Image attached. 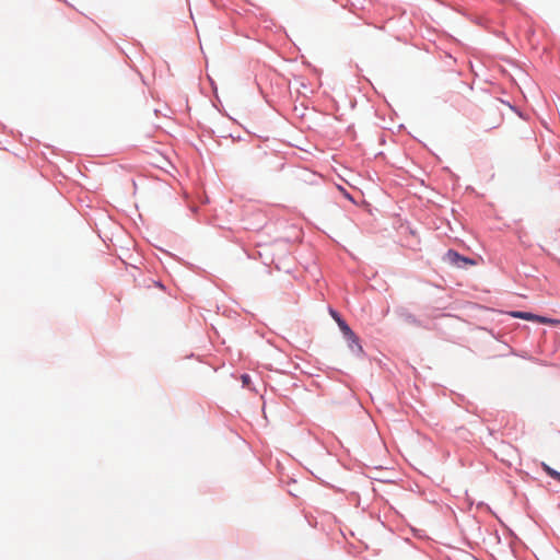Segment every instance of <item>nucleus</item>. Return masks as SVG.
Returning <instances> with one entry per match:
<instances>
[{"instance_id":"1","label":"nucleus","mask_w":560,"mask_h":560,"mask_svg":"<svg viewBox=\"0 0 560 560\" xmlns=\"http://www.w3.org/2000/svg\"><path fill=\"white\" fill-rule=\"evenodd\" d=\"M510 315L514 318L537 322L539 324L558 325L560 323L558 319H552V318L535 315V314L528 313V312L515 311V312H511Z\"/></svg>"},{"instance_id":"3","label":"nucleus","mask_w":560,"mask_h":560,"mask_svg":"<svg viewBox=\"0 0 560 560\" xmlns=\"http://www.w3.org/2000/svg\"><path fill=\"white\" fill-rule=\"evenodd\" d=\"M330 314H331V316L334 317V319L338 323V325H339L340 329H341L343 332H346V334H347V332H348V330H349V327H348V325H347L346 320H343V319L339 316V314H338L336 311H334V310H330Z\"/></svg>"},{"instance_id":"8","label":"nucleus","mask_w":560,"mask_h":560,"mask_svg":"<svg viewBox=\"0 0 560 560\" xmlns=\"http://www.w3.org/2000/svg\"><path fill=\"white\" fill-rule=\"evenodd\" d=\"M351 338H352V343H353V342L355 341V340H354V335H353V334L351 335Z\"/></svg>"},{"instance_id":"2","label":"nucleus","mask_w":560,"mask_h":560,"mask_svg":"<svg viewBox=\"0 0 560 560\" xmlns=\"http://www.w3.org/2000/svg\"><path fill=\"white\" fill-rule=\"evenodd\" d=\"M444 259L454 266H459L460 262L468 264L471 266L476 264L472 259H470L468 257L460 256L457 252H455L453 249H450L445 254Z\"/></svg>"},{"instance_id":"4","label":"nucleus","mask_w":560,"mask_h":560,"mask_svg":"<svg viewBox=\"0 0 560 560\" xmlns=\"http://www.w3.org/2000/svg\"><path fill=\"white\" fill-rule=\"evenodd\" d=\"M541 466H542V469L547 472L548 476H550L551 478H553V479H556L557 481L560 482V472L556 471L555 469H552L551 467H549L545 463H541Z\"/></svg>"},{"instance_id":"6","label":"nucleus","mask_w":560,"mask_h":560,"mask_svg":"<svg viewBox=\"0 0 560 560\" xmlns=\"http://www.w3.org/2000/svg\"><path fill=\"white\" fill-rule=\"evenodd\" d=\"M340 189L345 192V195H346V197H347V198H350L349 194H347V192L345 191V189H342V188H340Z\"/></svg>"},{"instance_id":"5","label":"nucleus","mask_w":560,"mask_h":560,"mask_svg":"<svg viewBox=\"0 0 560 560\" xmlns=\"http://www.w3.org/2000/svg\"><path fill=\"white\" fill-rule=\"evenodd\" d=\"M241 381H242V384H243L244 387H249L250 386L252 380H250V376L248 374H243L241 376Z\"/></svg>"},{"instance_id":"7","label":"nucleus","mask_w":560,"mask_h":560,"mask_svg":"<svg viewBox=\"0 0 560 560\" xmlns=\"http://www.w3.org/2000/svg\"><path fill=\"white\" fill-rule=\"evenodd\" d=\"M357 347H358V350H359V351H362V348H361V346H360V345H357Z\"/></svg>"}]
</instances>
